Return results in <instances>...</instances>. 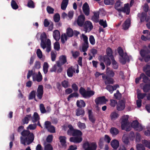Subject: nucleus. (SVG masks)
<instances>
[{
  "label": "nucleus",
  "mask_w": 150,
  "mask_h": 150,
  "mask_svg": "<svg viewBox=\"0 0 150 150\" xmlns=\"http://www.w3.org/2000/svg\"><path fill=\"white\" fill-rule=\"evenodd\" d=\"M88 43H83L82 45V50L83 52H85L87 50L88 47Z\"/></svg>",
  "instance_id": "8fccbe9b"
},
{
  "label": "nucleus",
  "mask_w": 150,
  "mask_h": 150,
  "mask_svg": "<svg viewBox=\"0 0 150 150\" xmlns=\"http://www.w3.org/2000/svg\"><path fill=\"white\" fill-rule=\"evenodd\" d=\"M110 132L113 136H115L119 133V130L115 127H112L110 129Z\"/></svg>",
  "instance_id": "72a5a7b5"
},
{
  "label": "nucleus",
  "mask_w": 150,
  "mask_h": 150,
  "mask_svg": "<svg viewBox=\"0 0 150 150\" xmlns=\"http://www.w3.org/2000/svg\"><path fill=\"white\" fill-rule=\"evenodd\" d=\"M136 148L137 150H145L144 146L141 144H137L136 145Z\"/></svg>",
  "instance_id": "c03bdc74"
},
{
  "label": "nucleus",
  "mask_w": 150,
  "mask_h": 150,
  "mask_svg": "<svg viewBox=\"0 0 150 150\" xmlns=\"http://www.w3.org/2000/svg\"><path fill=\"white\" fill-rule=\"evenodd\" d=\"M82 140V138L79 137H71L69 139V141L71 142H74L75 143H80Z\"/></svg>",
  "instance_id": "a211bd4d"
},
{
  "label": "nucleus",
  "mask_w": 150,
  "mask_h": 150,
  "mask_svg": "<svg viewBox=\"0 0 150 150\" xmlns=\"http://www.w3.org/2000/svg\"><path fill=\"white\" fill-rule=\"evenodd\" d=\"M149 66H147L146 67H144L143 69V71L147 76L150 77V70L148 69Z\"/></svg>",
  "instance_id": "13d9d810"
},
{
  "label": "nucleus",
  "mask_w": 150,
  "mask_h": 150,
  "mask_svg": "<svg viewBox=\"0 0 150 150\" xmlns=\"http://www.w3.org/2000/svg\"><path fill=\"white\" fill-rule=\"evenodd\" d=\"M54 47L55 50L59 51L60 48L59 43L57 42H55L54 45Z\"/></svg>",
  "instance_id": "6e6d98bb"
},
{
  "label": "nucleus",
  "mask_w": 150,
  "mask_h": 150,
  "mask_svg": "<svg viewBox=\"0 0 150 150\" xmlns=\"http://www.w3.org/2000/svg\"><path fill=\"white\" fill-rule=\"evenodd\" d=\"M118 114L115 112H112L110 115V117L111 120H114L118 117Z\"/></svg>",
  "instance_id": "f704fd0d"
},
{
  "label": "nucleus",
  "mask_w": 150,
  "mask_h": 150,
  "mask_svg": "<svg viewBox=\"0 0 150 150\" xmlns=\"http://www.w3.org/2000/svg\"><path fill=\"white\" fill-rule=\"evenodd\" d=\"M62 87L65 88H67L69 87V83L67 81L64 80L62 81L61 83Z\"/></svg>",
  "instance_id": "603ef678"
},
{
  "label": "nucleus",
  "mask_w": 150,
  "mask_h": 150,
  "mask_svg": "<svg viewBox=\"0 0 150 150\" xmlns=\"http://www.w3.org/2000/svg\"><path fill=\"white\" fill-rule=\"evenodd\" d=\"M82 135V132L80 130L75 129L72 132V136L74 137L75 136H80Z\"/></svg>",
  "instance_id": "7c9ffc66"
},
{
  "label": "nucleus",
  "mask_w": 150,
  "mask_h": 150,
  "mask_svg": "<svg viewBox=\"0 0 150 150\" xmlns=\"http://www.w3.org/2000/svg\"><path fill=\"white\" fill-rule=\"evenodd\" d=\"M40 118V116L37 112H35L34 113L33 116H31V119H32V122L34 123H35L39 120Z\"/></svg>",
  "instance_id": "aec40b11"
},
{
  "label": "nucleus",
  "mask_w": 150,
  "mask_h": 150,
  "mask_svg": "<svg viewBox=\"0 0 150 150\" xmlns=\"http://www.w3.org/2000/svg\"><path fill=\"white\" fill-rule=\"evenodd\" d=\"M48 67V63L46 62H45L43 66V71L45 74H46L47 73Z\"/></svg>",
  "instance_id": "4c0bfd02"
},
{
  "label": "nucleus",
  "mask_w": 150,
  "mask_h": 150,
  "mask_svg": "<svg viewBox=\"0 0 150 150\" xmlns=\"http://www.w3.org/2000/svg\"><path fill=\"white\" fill-rule=\"evenodd\" d=\"M104 2L106 5H113L115 3L114 0H104Z\"/></svg>",
  "instance_id": "680f3d73"
},
{
  "label": "nucleus",
  "mask_w": 150,
  "mask_h": 150,
  "mask_svg": "<svg viewBox=\"0 0 150 150\" xmlns=\"http://www.w3.org/2000/svg\"><path fill=\"white\" fill-rule=\"evenodd\" d=\"M88 114L89 120L92 123H94L96 121V119L93 115L92 110H88Z\"/></svg>",
  "instance_id": "6ab92c4d"
},
{
  "label": "nucleus",
  "mask_w": 150,
  "mask_h": 150,
  "mask_svg": "<svg viewBox=\"0 0 150 150\" xmlns=\"http://www.w3.org/2000/svg\"><path fill=\"white\" fill-rule=\"evenodd\" d=\"M46 44V51L47 52H49L51 50V42L50 39H48L47 40Z\"/></svg>",
  "instance_id": "2f4dec72"
},
{
  "label": "nucleus",
  "mask_w": 150,
  "mask_h": 150,
  "mask_svg": "<svg viewBox=\"0 0 150 150\" xmlns=\"http://www.w3.org/2000/svg\"><path fill=\"white\" fill-rule=\"evenodd\" d=\"M99 18V12L98 11L94 13V15L92 17V20L95 22H98Z\"/></svg>",
  "instance_id": "bb28decb"
},
{
  "label": "nucleus",
  "mask_w": 150,
  "mask_h": 150,
  "mask_svg": "<svg viewBox=\"0 0 150 150\" xmlns=\"http://www.w3.org/2000/svg\"><path fill=\"white\" fill-rule=\"evenodd\" d=\"M35 91H32L30 93L29 96V99H33L34 98L35 100L36 101H37V100L35 98Z\"/></svg>",
  "instance_id": "a18cd8bd"
},
{
  "label": "nucleus",
  "mask_w": 150,
  "mask_h": 150,
  "mask_svg": "<svg viewBox=\"0 0 150 150\" xmlns=\"http://www.w3.org/2000/svg\"><path fill=\"white\" fill-rule=\"evenodd\" d=\"M146 95V94L145 93H138L137 94V98L139 100L143 99Z\"/></svg>",
  "instance_id": "49530a36"
},
{
  "label": "nucleus",
  "mask_w": 150,
  "mask_h": 150,
  "mask_svg": "<svg viewBox=\"0 0 150 150\" xmlns=\"http://www.w3.org/2000/svg\"><path fill=\"white\" fill-rule=\"evenodd\" d=\"M85 17L84 15H81L79 16L77 20V25L80 27H83L85 23Z\"/></svg>",
  "instance_id": "f8f14e48"
},
{
  "label": "nucleus",
  "mask_w": 150,
  "mask_h": 150,
  "mask_svg": "<svg viewBox=\"0 0 150 150\" xmlns=\"http://www.w3.org/2000/svg\"><path fill=\"white\" fill-rule=\"evenodd\" d=\"M142 89L144 92L146 93L150 91V83L145 84L143 86Z\"/></svg>",
  "instance_id": "c85d7f7f"
},
{
  "label": "nucleus",
  "mask_w": 150,
  "mask_h": 150,
  "mask_svg": "<svg viewBox=\"0 0 150 150\" xmlns=\"http://www.w3.org/2000/svg\"><path fill=\"white\" fill-rule=\"evenodd\" d=\"M107 76L108 77H113L115 75V73L112 70H107L106 71Z\"/></svg>",
  "instance_id": "ea45409f"
},
{
  "label": "nucleus",
  "mask_w": 150,
  "mask_h": 150,
  "mask_svg": "<svg viewBox=\"0 0 150 150\" xmlns=\"http://www.w3.org/2000/svg\"><path fill=\"white\" fill-rule=\"evenodd\" d=\"M31 118V114L26 115V116L22 120V122L24 125L28 124Z\"/></svg>",
  "instance_id": "b1692460"
},
{
  "label": "nucleus",
  "mask_w": 150,
  "mask_h": 150,
  "mask_svg": "<svg viewBox=\"0 0 150 150\" xmlns=\"http://www.w3.org/2000/svg\"><path fill=\"white\" fill-rule=\"evenodd\" d=\"M37 127L36 123L29 125L27 127L28 130L24 129L21 133L22 137H20L21 143L24 145H29L33 142L34 139V135L32 132H31L28 129L34 130Z\"/></svg>",
  "instance_id": "f257e3e1"
},
{
  "label": "nucleus",
  "mask_w": 150,
  "mask_h": 150,
  "mask_svg": "<svg viewBox=\"0 0 150 150\" xmlns=\"http://www.w3.org/2000/svg\"><path fill=\"white\" fill-rule=\"evenodd\" d=\"M111 59L112 60V67L114 69H117L118 67V65L117 62L115 60L114 57L112 56V57L111 58Z\"/></svg>",
  "instance_id": "473e14b6"
},
{
  "label": "nucleus",
  "mask_w": 150,
  "mask_h": 150,
  "mask_svg": "<svg viewBox=\"0 0 150 150\" xmlns=\"http://www.w3.org/2000/svg\"><path fill=\"white\" fill-rule=\"evenodd\" d=\"M150 51L148 50L142 49L140 51L141 56L143 58L145 62H147L150 60Z\"/></svg>",
  "instance_id": "20e7f679"
},
{
  "label": "nucleus",
  "mask_w": 150,
  "mask_h": 150,
  "mask_svg": "<svg viewBox=\"0 0 150 150\" xmlns=\"http://www.w3.org/2000/svg\"><path fill=\"white\" fill-rule=\"evenodd\" d=\"M110 144L111 146L115 149H117L119 146V142L116 139L112 140Z\"/></svg>",
  "instance_id": "412c9836"
},
{
  "label": "nucleus",
  "mask_w": 150,
  "mask_h": 150,
  "mask_svg": "<svg viewBox=\"0 0 150 150\" xmlns=\"http://www.w3.org/2000/svg\"><path fill=\"white\" fill-rule=\"evenodd\" d=\"M47 38V36L46 33L43 32L41 35L40 39L41 41L40 43L41 47L44 49L46 48V41Z\"/></svg>",
  "instance_id": "1a4fd4ad"
},
{
  "label": "nucleus",
  "mask_w": 150,
  "mask_h": 150,
  "mask_svg": "<svg viewBox=\"0 0 150 150\" xmlns=\"http://www.w3.org/2000/svg\"><path fill=\"white\" fill-rule=\"evenodd\" d=\"M73 30L70 28H68L66 30V34L68 37H71L74 35Z\"/></svg>",
  "instance_id": "c756f323"
},
{
  "label": "nucleus",
  "mask_w": 150,
  "mask_h": 150,
  "mask_svg": "<svg viewBox=\"0 0 150 150\" xmlns=\"http://www.w3.org/2000/svg\"><path fill=\"white\" fill-rule=\"evenodd\" d=\"M45 128L47 131L51 133H54L55 132V127L51 125L50 122L48 121H45Z\"/></svg>",
  "instance_id": "423d86ee"
},
{
  "label": "nucleus",
  "mask_w": 150,
  "mask_h": 150,
  "mask_svg": "<svg viewBox=\"0 0 150 150\" xmlns=\"http://www.w3.org/2000/svg\"><path fill=\"white\" fill-rule=\"evenodd\" d=\"M83 30L85 33L90 31L93 28L92 23L89 21H86L83 25Z\"/></svg>",
  "instance_id": "0eeeda50"
},
{
  "label": "nucleus",
  "mask_w": 150,
  "mask_h": 150,
  "mask_svg": "<svg viewBox=\"0 0 150 150\" xmlns=\"http://www.w3.org/2000/svg\"><path fill=\"white\" fill-rule=\"evenodd\" d=\"M142 143L145 146L149 149L150 148V141H148L144 139L142 141Z\"/></svg>",
  "instance_id": "79ce46f5"
},
{
  "label": "nucleus",
  "mask_w": 150,
  "mask_h": 150,
  "mask_svg": "<svg viewBox=\"0 0 150 150\" xmlns=\"http://www.w3.org/2000/svg\"><path fill=\"white\" fill-rule=\"evenodd\" d=\"M129 118V116L126 115L122 117V120L121 124V128L122 130H125V127L129 125L128 120Z\"/></svg>",
  "instance_id": "9d476101"
},
{
  "label": "nucleus",
  "mask_w": 150,
  "mask_h": 150,
  "mask_svg": "<svg viewBox=\"0 0 150 150\" xmlns=\"http://www.w3.org/2000/svg\"><path fill=\"white\" fill-rule=\"evenodd\" d=\"M99 23L100 25L105 28L107 26V24L106 21H104L103 20H100L99 21Z\"/></svg>",
  "instance_id": "052dcab7"
},
{
  "label": "nucleus",
  "mask_w": 150,
  "mask_h": 150,
  "mask_svg": "<svg viewBox=\"0 0 150 150\" xmlns=\"http://www.w3.org/2000/svg\"><path fill=\"white\" fill-rule=\"evenodd\" d=\"M75 72V69L72 67H69L67 70V75L69 77H72L73 76L74 73Z\"/></svg>",
  "instance_id": "4be33fe9"
},
{
  "label": "nucleus",
  "mask_w": 150,
  "mask_h": 150,
  "mask_svg": "<svg viewBox=\"0 0 150 150\" xmlns=\"http://www.w3.org/2000/svg\"><path fill=\"white\" fill-rule=\"evenodd\" d=\"M54 20L55 22H58L60 19V15L58 13H56L54 16Z\"/></svg>",
  "instance_id": "09e8293b"
},
{
  "label": "nucleus",
  "mask_w": 150,
  "mask_h": 150,
  "mask_svg": "<svg viewBox=\"0 0 150 150\" xmlns=\"http://www.w3.org/2000/svg\"><path fill=\"white\" fill-rule=\"evenodd\" d=\"M80 93L84 98H90L94 94L95 92L93 91H86V90L82 87H81L79 90Z\"/></svg>",
  "instance_id": "7ed1b4c3"
},
{
  "label": "nucleus",
  "mask_w": 150,
  "mask_h": 150,
  "mask_svg": "<svg viewBox=\"0 0 150 150\" xmlns=\"http://www.w3.org/2000/svg\"><path fill=\"white\" fill-rule=\"evenodd\" d=\"M99 147L100 149H102L104 146V138H100L99 142Z\"/></svg>",
  "instance_id": "5fc2aeb1"
},
{
  "label": "nucleus",
  "mask_w": 150,
  "mask_h": 150,
  "mask_svg": "<svg viewBox=\"0 0 150 150\" xmlns=\"http://www.w3.org/2000/svg\"><path fill=\"white\" fill-rule=\"evenodd\" d=\"M125 106V103L122 100L119 101L117 104L116 108L117 110L119 111H121L123 110Z\"/></svg>",
  "instance_id": "2eb2a0df"
},
{
  "label": "nucleus",
  "mask_w": 150,
  "mask_h": 150,
  "mask_svg": "<svg viewBox=\"0 0 150 150\" xmlns=\"http://www.w3.org/2000/svg\"><path fill=\"white\" fill-rule=\"evenodd\" d=\"M36 54L38 57L40 59H41L42 58V53L40 50L38 49L37 50Z\"/></svg>",
  "instance_id": "338daca9"
},
{
  "label": "nucleus",
  "mask_w": 150,
  "mask_h": 150,
  "mask_svg": "<svg viewBox=\"0 0 150 150\" xmlns=\"http://www.w3.org/2000/svg\"><path fill=\"white\" fill-rule=\"evenodd\" d=\"M53 37L57 41H58L60 38V34L59 31L58 30H54L53 32Z\"/></svg>",
  "instance_id": "5701e85b"
},
{
  "label": "nucleus",
  "mask_w": 150,
  "mask_h": 150,
  "mask_svg": "<svg viewBox=\"0 0 150 150\" xmlns=\"http://www.w3.org/2000/svg\"><path fill=\"white\" fill-rule=\"evenodd\" d=\"M136 142L139 143L141 140V135L138 132H136L135 133Z\"/></svg>",
  "instance_id": "e2e57ef3"
},
{
  "label": "nucleus",
  "mask_w": 150,
  "mask_h": 150,
  "mask_svg": "<svg viewBox=\"0 0 150 150\" xmlns=\"http://www.w3.org/2000/svg\"><path fill=\"white\" fill-rule=\"evenodd\" d=\"M118 52L119 55L122 57H123L124 52L123 49L121 47H119L118 48Z\"/></svg>",
  "instance_id": "0e129e2a"
},
{
  "label": "nucleus",
  "mask_w": 150,
  "mask_h": 150,
  "mask_svg": "<svg viewBox=\"0 0 150 150\" xmlns=\"http://www.w3.org/2000/svg\"><path fill=\"white\" fill-rule=\"evenodd\" d=\"M130 24V21L129 19L126 20L122 25V28L125 30H127L129 28Z\"/></svg>",
  "instance_id": "393cba45"
},
{
  "label": "nucleus",
  "mask_w": 150,
  "mask_h": 150,
  "mask_svg": "<svg viewBox=\"0 0 150 150\" xmlns=\"http://www.w3.org/2000/svg\"><path fill=\"white\" fill-rule=\"evenodd\" d=\"M117 10L120 13L122 11L124 13H126L127 15L129 14L130 12V8L128 4H125L123 8L122 7L120 8L117 9Z\"/></svg>",
  "instance_id": "9b49d317"
},
{
  "label": "nucleus",
  "mask_w": 150,
  "mask_h": 150,
  "mask_svg": "<svg viewBox=\"0 0 150 150\" xmlns=\"http://www.w3.org/2000/svg\"><path fill=\"white\" fill-rule=\"evenodd\" d=\"M97 105H103L106 104L108 100L105 98V96H100L97 98L95 100Z\"/></svg>",
  "instance_id": "6e6552de"
},
{
  "label": "nucleus",
  "mask_w": 150,
  "mask_h": 150,
  "mask_svg": "<svg viewBox=\"0 0 150 150\" xmlns=\"http://www.w3.org/2000/svg\"><path fill=\"white\" fill-rule=\"evenodd\" d=\"M102 78L105 85L113 84L114 83V79L111 77H108L105 75L102 76Z\"/></svg>",
  "instance_id": "ddd939ff"
},
{
  "label": "nucleus",
  "mask_w": 150,
  "mask_h": 150,
  "mask_svg": "<svg viewBox=\"0 0 150 150\" xmlns=\"http://www.w3.org/2000/svg\"><path fill=\"white\" fill-rule=\"evenodd\" d=\"M97 147L96 142L90 143L88 141L84 142L82 145V147L84 150H96Z\"/></svg>",
  "instance_id": "f03ea898"
},
{
  "label": "nucleus",
  "mask_w": 150,
  "mask_h": 150,
  "mask_svg": "<svg viewBox=\"0 0 150 150\" xmlns=\"http://www.w3.org/2000/svg\"><path fill=\"white\" fill-rule=\"evenodd\" d=\"M43 93V87L42 85H39L37 90V96L39 99H41Z\"/></svg>",
  "instance_id": "4468645a"
},
{
  "label": "nucleus",
  "mask_w": 150,
  "mask_h": 150,
  "mask_svg": "<svg viewBox=\"0 0 150 150\" xmlns=\"http://www.w3.org/2000/svg\"><path fill=\"white\" fill-rule=\"evenodd\" d=\"M75 112L76 115L77 116H81L82 117L84 116L85 114L84 109L79 108L76 110Z\"/></svg>",
  "instance_id": "f3484780"
},
{
  "label": "nucleus",
  "mask_w": 150,
  "mask_h": 150,
  "mask_svg": "<svg viewBox=\"0 0 150 150\" xmlns=\"http://www.w3.org/2000/svg\"><path fill=\"white\" fill-rule=\"evenodd\" d=\"M141 77L143 79V81L144 83H146L149 80V78L146 76L144 73L141 74Z\"/></svg>",
  "instance_id": "e433bc0d"
},
{
  "label": "nucleus",
  "mask_w": 150,
  "mask_h": 150,
  "mask_svg": "<svg viewBox=\"0 0 150 150\" xmlns=\"http://www.w3.org/2000/svg\"><path fill=\"white\" fill-rule=\"evenodd\" d=\"M138 124H139V123L138 121L135 120L132 121L131 123V126L134 129L137 126H138Z\"/></svg>",
  "instance_id": "bf43d9fd"
},
{
  "label": "nucleus",
  "mask_w": 150,
  "mask_h": 150,
  "mask_svg": "<svg viewBox=\"0 0 150 150\" xmlns=\"http://www.w3.org/2000/svg\"><path fill=\"white\" fill-rule=\"evenodd\" d=\"M47 10L48 13L49 14H52L54 13V9L50 6H48L47 7Z\"/></svg>",
  "instance_id": "69168bd1"
},
{
  "label": "nucleus",
  "mask_w": 150,
  "mask_h": 150,
  "mask_svg": "<svg viewBox=\"0 0 150 150\" xmlns=\"http://www.w3.org/2000/svg\"><path fill=\"white\" fill-rule=\"evenodd\" d=\"M34 73H33V70H28V72L27 74V76L28 79H29L30 78L32 75H33V80L34 81H35L34 78Z\"/></svg>",
  "instance_id": "c9c22d12"
},
{
  "label": "nucleus",
  "mask_w": 150,
  "mask_h": 150,
  "mask_svg": "<svg viewBox=\"0 0 150 150\" xmlns=\"http://www.w3.org/2000/svg\"><path fill=\"white\" fill-rule=\"evenodd\" d=\"M41 64L40 62L38 61H36L35 63L34 66L33 67V69H38L40 68L41 67Z\"/></svg>",
  "instance_id": "864d4df0"
},
{
  "label": "nucleus",
  "mask_w": 150,
  "mask_h": 150,
  "mask_svg": "<svg viewBox=\"0 0 150 150\" xmlns=\"http://www.w3.org/2000/svg\"><path fill=\"white\" fill-rule=\"evenodd\" d=\"M117 100L113 99H111L110 100V105L111 106L115 107L116 104L117 105Z\"/></svg>",
  "instance_id": "774afa93"
},
{
  "label": "nucleus",
  "mask_w": 150,
  "mask_h": 150,
  "mask_svg": "<svg viewBox=\"0 0 150 150\" xmlns=\"http://www.w3.org/2000/svg\"><path fill=\"white\" fill-rule=\"evenodd\" d=\"M59 61L62 64H64L67 62L66 57L65 55H62L60 57Z\"/></svg>",
  "instance_id": "a19ab883"
},
{
  "label": "nucleus",
  "mask_w": 150,
  "mask_h": 150,
  "mask_svg": "<svg viewBox=\"0 0 150 150\" xmlns=\"http://www.w3.org/2000/svg\"><path fill=\"white\" fill-rule=\"evenodd\" d=\"M67 36L66 34L64 33L62 34L61 37V41L62 42L63 44H64L65 42V41H67Z\"/></svg>",
  "instance_id": "de8ad7c7"
},
{
  "label": "nucleus",
  "mask_w": 150,
  "mask_h": 150,
  "mask_svg": "<svg viewBox=\"0 0 150 150\" xmlns=\"http://www.w3.org/2000/svg\"><path fill=\"white\" fill-rule=\"evenodd\" d=\"M59 139L62 146H65L66 145V137L65 136H60Z\"/></svg>",
  "instance_id": "cd10ccee"
},
{
  "label": "nucleus",
  "mask_w": 150,
  "mask_h": 150,
  "mask_svg": "<svg viewBox=\"0 0 150 150\" xmlns=\"http://www.w3.org/2000/svg\"><path fill=\"white\" fill-rule=\"evenodd\" d=\"M77 125L79 128L81 129H84L86 127L85 124L84 123H81L80 122H78Z\"/></svg>",
  "instance_id": "3c124183"
},
{
  "label": "nucleus",
  "mask_w": 150,
  "mask_h": 150,
  "mask_svg": "<svg viewBox=\"0 0 150 150\" xmlns=\"http://www.w3.org/2000/svg\"><path fill=\"white\" fill-rule=\"evenodd\" d=\"M76 104L77 106L79 108H84L86 106V103L83 100H77Z\"/></svg>",
  "instance_id": "a878e982"
},
{
  "label": "nucleus",
  "mask_w": 150,
  "mask_h": 150,
  "mask_svg": "<svg viewBox=\"0 0 150 150\" xmlns=\"http://www.w3.org/2000/svg\"><path fill=\"white\" fill-rule=\"evenodd\" d=\"M137 16L139 18L141 23L144 22L145 21L147 22L150 19V17L147 16V13L143 12L141 13H138Z\"/></svg>",
  "instance_id": "39448f33"
},
{
  "label": "nucleus",
  "mask_w": 150,
  "mask_h": 150,
  "mask_svg": "<svg viewBox=\"0 0 150 150\" xmlns=\"http://www.w3.org/2000/svg\"><path fill=\"white\" fill-rule=\"evenodd\" d=\"M106 53L107 56L110 58H112V56H113L112 55V49L110 47H108L107 49Z\"/></svg>",
  "instance_id": "58836bf2"
},
{
  "label": "nucleus",
  "mask_w": 150,
  "mask_h": 150,
  "mask_svg": "<svg viewBox=\"0 0 150 150\" xmlns=\"http://www.w3.org/2000/svg\"><path fill=\"white\" fill-rule=\"evenodd\" d=\"M11 5L13 9H16L18 8V6L16 4V2L13 0L11 1Z\"/></svg>",
  "instance_id": "37998d69"
},
{
  "label": "nucleus",
  "mask_w": 150,
  "mask_h": 150,
  "mask_svg": "<svg viewBox=\"0 0 150 150\" xmlns=\"http://www.w3.org/2000/svg\"><path fill=\"white\" fill-rule=\"evenodd\" d=\"M83 11L85 15L88 16L90 13V8L88 4L85 2L83 5L82 7Z\"/></svg>",
  "instance_id": "dca6fc26"
},
{
  "label": "nucleus",
  "mask_w": 150,
  "mask_h": 150,
  "mask_svg": "<svg viewBox=\"0 0 150 150\" xmlns=\"http://www.w3.org/2000/svg\"><path fill=\"white\" fill-rule=\"evenodd\" d=\"M40 109L41 113H44L46 112V110L43 104L41 103L40 104Z\"/></svg>",
  "instance_id": "4d7b16f0"
}]
</instances>
